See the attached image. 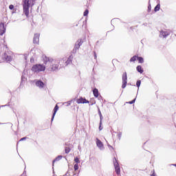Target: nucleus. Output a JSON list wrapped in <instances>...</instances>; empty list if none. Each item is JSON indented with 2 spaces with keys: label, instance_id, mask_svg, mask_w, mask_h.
<instances>
[{
  "label": "nucleus",
  "instance_id": "28",
  "mask_svg": "<svg viewBox=\"0 0 176 176\" xmlns=\"http://www.w3.org/2000/svg\"><path fill=\"white\" fill-rule=\"evenodd\" d=\"M78 169H79V166L78 165V164H74V170L76 171Z\"/></svg>",
  "mask_w": 176,
  "mask_h": 176
},
{
  "label": "nucleus",
  "instance_id": "24",
  "mask_svg": "<svg viewBox=\"0 0 176 176\" xmlns=\"http://www.w3.org/2000/svg\"><path fill=\"white\" fill-rule=\"evenodd\" d=\"M77 44L78 45V46H82V45H83V40L82 39H78L77 41Z\"/></svg>",
  "mask_w": 176,
  "mask_h": 176
},
{
  "label": "nucleus",
  "instance_id": "27",
  "mask_svg": "<svg viewBox=\"0 0 176 176\" xmlns=\"http://www.w3.org/2000/svg\"><path fill=\"white\" fill-rule=\"evenodd\" d=\"M136 86L137 87H140V86H141V80H138L136 82Z\"/></svg>",
  "mask_w": 176,
  "mask_h": 176
},
{
  "label": "nucleus",
  "instance_id": "9",
  "mask_svg": "<svg viewBox=\"0 0 176 176\" xmlns=\"http://www.w3.org/2000/svg\"><path fill=\"white\" fill-rule=\"evenodd\" d=\"M77 104H89V101L86 100V98H83L80 97V98L76 100Z\"/></svg>",
  "mask_w": 176,
  "mask_h": 176
},
{
  "label": "nucleus",
  "instance_id": "23",
  "mask_svg": "<svg viewBox=\"0 0 176 176\" xmlns=\"http://www.w3.org/2000/svg\"><path fill=\"white\" fill-rule=\"evenodd\" d=\"M159 10H160V4H157L154 8L155 12H159Z\"/></svg>",
  "mask_w": 176,
  "mask_h": 176
},
{
  "label": "nucleus",
  "instance_id": "18",
  "mask_svg": "<svg viewBox=\"0 0 176 176\" xmlns=\"http://www.w3.org/2000/svg\"><path fill=\"white\" fill-rule=\"evenodd\" d=\"M62 159H63L62 155H58L57 157H56V159H54L53 160L52 166H54V163H56V162H58V161L61 160Z\"/></svg>",
  "mask_w": 176,
  "mask_h": 176
},
{
  "label": "nucleus",
  "instance_id": "14",
  "mask_svg": "<svg viewBox=\"0 0 176 176\" xmlns=\"http://www.w3.org/2000/svg\"><path fill=\"white\" fill-rule=\"evenodd\" d=\"M73 59H74V55H70L67 58V61L65 62L66 65H68V64H71V63H72Z\"/></svg>",
  "mask_w": 176,
  "mask_h": 176
},
{
  "label": "nucleus",
  "instance_id": "25",
  "mask_svg": "<svg viewBox=\"0 0 176 176\" xmlns=\"http://www.w3.org/2000/svg\"><path fill=\"white\" fill-rule=\"evenodd\" d=\"M74 162L76 163V164H79V163H80V160H79V157H78L74 158Z\"/></svg>",
  "mask_w": 176,
  "mask_h": 176
},
{
  "label": "nucleus",
  "instance_id": "8",
  "mask_svg": "<svg viewBox=\"0 0 176 176\" xmlns=\"http://www.w3.org/2000/svg\"><path fill=\"white\" fill-rule=\"evenodd\" d=\"M39 36H41V34L39 33L34 34L33 38V43L34 45H39Z\"/></svg>",
  "mask_w": 176,
  "mask_h": 176
},
{
  "label": "nucleus",
  "instance_id": "26",
  "mask_svg": "<svg viewBox=\"0 0 176 176\" xmlns=\"http://www.w3.org/2000/svg\"><path fill=\"white\" fill-rule=\"evenodd\" d=\"M83 16H85V17L89 16V10H85V11L83 13Z\"/></svg>",
  "mask_w": 176,
  "mask_h": 176
},
{
  "label": "nucleus",
  "instance_id": "2",
  "mask_svg": "<svg viewBox=\"0 0 176 176\" xmlns=\"http://www.w3.org/2000/svg\"><path fill=\"white\" fill-rule=\"evenodd\" d=\"M60 64L59 61L57 60H54L50 65V67L48 68L49 71H51L52 72H54V71H58V68L60 67V65H58Z\"/></svg>",
  "mask_w": 176,
  "mask_h": 176
},
{
  "label": "nucleus",
  "instance_id": "13",
  "mask_svg": "<svg viewBox=\"0 0 176 176\" xmlns=\"http://www.w3.org/2000/svg\"><path fill=\"white\" fill-rule=\"evenodd\" d=\"M96 145L101 149V148H104V144H102V142L98 138H96Z\"/></svg>",
  "mask_w": 176,
  "mask_h": 176
},
{
  "label": "nucleus",
  "instance_id": "29",
  "mask_svg": "<svg viewBox=\"0 0 176 176\" xmlns=\"http://www.w3.org/2000/svg\"><path fill=\"white\" fill-rule=\"evenodd\" d=\"M151 10H152V6H151V4H149L148 6V12H151Z\"/></svg>",
  "mask_w": 176,
  "mask_h": 176
},
{
  "label": "nucleus",
  "instance_id": "1",
  "mask_svg": "<svg viewBox=\"0 0 176 176\" xmlns=\"http://www.w3.org/2000/svg\"><path fill=\"white\" fill-rule=\"evenodd\" d=\"M36 0H24L23 8V13L26 17H30V6H34Z\"/></svg>",
  "mask_w": 176,
  "mask_h": 176
},
{
  "label": "nucleus",
  "instance_id": "34",
  "mask_svg": "<svg viewBox=\"0 0 176 176\" xmlns=\"http://www.w3.org/2000/svg\"><path fill=\"white\" fill-rule=\"evenodd\" d=\"M101 124H102V121L101 120V116H100V126H101Z\"/></svg>",
  "mask_w": 176,
  "mask_h": 176
},
{
  "label": "nucleus",
  "instance_id": "32",
  "mask_svg": "<svg viewBox=\"0 0 176 176\" xmlns=\"http://www.w3.org/2000/svg\"><path fill=\"white\" fill-rule=\"evenodd\" d=\"M94 54L95 60H97V54L96 53V52H94Z\"/></svg>",
  "mask_w": 176,
  "mask_h": 176
},
{
  "label": "nucleus",
  "instance_id": "6",
  "mask_svg": "<svg viewBox=\"0 0 176 176\" xmlns=\"http://www.w3.org/2000/svg\"><path fill=\"white\" fill-rule=\"evenodd\" d=\"M126 86H127V73L124 72L122 74V89H125Z\"/></svg>",
  "mask_w": 176,
  "mask_h": 176
},
{
  "label": "nucleus",
  "instance_id": "37",
  "mask_svg": "<svg viewBox=\"0 0 176 176\" xmlns=\"http://www.w3.org/2000/svg\"><path fill=\"white\" fill-rule=\"evenodd\" d=\"M100 130H101V125L99 126Z\"/></svg>",
  "mask_w": 176,
  "mask_h": 176
},
{
  "label": "nucleus",
  "instance_id": "38",
  "mask_svg": "<svg viewBox=\"0 0 176 176\" xmlns=\"http://www.w3.org/2000/svg\"><path fill=\"white\" fill-rule=\"evenodd\" d=\"M174 166L176 167V164H174Z\"/></svg>",
  "mask_w": 176,
  "mask_h": 176
},
{
  "label": "nucleus",
  "instance_id": "20",
  "mask_svg": "<svg viewBox=\"0 0 176 176\" xmlns=\"http://www.w3.org/2000/svg\"><path fill=\"white\" fill-rule=\"evenodd\" d=\"M138 58V56L135 55L133 57L131 58L130 59V63H135Z\"/></svg>",
  "mask_w": 176,
  "mask_h": 176
},
{
  "label": "nucleus",
  "instance_id": "16",
  "mask_svg": "<svg viewBox=\"0 0 176 176\" xmlns=\"http://www.w3.org/2000/svg\"><path fill=\"white\" fill-rule=\"evenodd\" d=\"M58 105H56L54 109V113L52 115V120H53V119H54V116H56V113H57V111H58Z\"/></svg>",
  "mask_w": 176,
  "mask_h": 176
},
{
  "label": "nucleus",
  "instance_id": "3",
  "mask_svg": "<svg viewBox=\"0 0 176 176\" xmlns=\"http://www.w3.org/2000/svg\"><path fill=\"white\" fill-rule=\"evenodd\" d=\"M45 69H46V66H45L43 65H41V64L34 65L32 67V71L33 72H42L45 71Z\"/></svg>",
  "mask_w": 176,
  "mask_h": 176
},
{
  "label": "nucleus",
  "instance_id": "4",
  "mask_svg": "<svg viewBox=\"0 0 176 176\" xmlns=\"http://www.w3.org/2000/svg\"><path fill=\"white\" fill-rule=\"evenodd\" d=\"M113 164L115 167L116 173L118 175L120 174V166H119V163L118 162V160H116V157H113Z\"/></svg>",
  "mask_w": 176,
  "mask_h": 176
},
{
  "label": "nucleus",
  "instance_id": "35",
  "mask_svg": "<svg viewBox=\"0 0 176 176\" xmlns=\"http://www.w3.org/2000/svg\"><path fill=\"white\" fill-rule=\"evenodd\" d=\"M120 137H122V133L118 134V138H120Z\"/></svg>",
  "mask_w": 176,
  "mask_h": 176
},
{
  "label": "nucleus",
  "instance_id": "36",
  "mask_svg": "<svg viewBox=\"0 0 176 176\" xmlns=\"http://www.w3.org/2000/svg\"><path fill=\"white\" fill-rule=\"evenodd\" d=\"M151 176H156V175L155 173H153Z\"/></svg>",
  "mask_w": 176,
  "mask_h": 176
},
{
  "label": "nucleus",
  "instance_id": "17",
  "mask_svg": "<svg viewBox=\"0 0 176 176\" xmlns=\"http://www.w3.org/2000/svg\"><path fill=\"white\" fill-rule=\"evenodd\" d=\"M136 69L140 74H144V69L141 65L137 66Z\"/></svg>",
  "mask_w": 176,
  "mask_h": 176
},
{
  "label": "nucleus",
  "instance_id": "11",
  "mask_svg": "<svg viewBox=\"0 0 176 176\" xmlns=\"http://www.w3.org/2000/svg\"><path fill=\"white\" fill-rule=\"evenodd\" d=\"M65 152L67 154H68L69 152H71V144L66 143L65 144Z\"/></svg>",
  "mask_w": 176,
  "mask_h": 176
},
{
  "label": "nucleus",
  "instance_id": "12",
  "mask_svg": "<svg viewBox=\"0 0 176 176\" xmlns=\"http://www.w3.org/2000/svg\"><path fill=\"white\" fill-rule=\"evenodd\" d=\"M36 86L39 87V89H43V87H45V83L41 80H37L36 82Z\"/></svg>",
  "mask_w": 176,
  "mask_h": 176
},
{
  "label": "nucleus",
  "instance_id": "5",
  "mask_svg": "<svg viewBox=\"0 0 176 176\" xmlns=\"http://www.w3.org/2000/svg\"><path fill=\"white\" fill-rule=\"evenodd\" d=\"M43 60L44 64H45V65H47V64L49 65H50L53 63V61L54 60L52 58L46 56L45 55L43 56Z\"/></svg>",
  "mask_w": 176,
  "mask_h": 176
},
{
  "label": "nucleus",
  "instance_id": "33",
  "mask_svg": "<svg viewBox=\"0 0 176 176\" xmlns=\"http://www.w3.org/2000/svg\"><path fill=\"white\" fill-rule=\"evenodd\" d=\"M26 139V138H21V140H20V141H24V140H25Z\"/></svg>",
  "mask_w": 176,
  "mask_h": 176
},
{
  "label": "nucleus",
  "instance_id": "22",
  "mask_svg": "<svg viewBox=\"0 0 176 176\" xmlns=\"http://www.w3.org/2000/svg\"><path fill=\"white\" fill-rule=\"evenodd\" d=\"M138 61L140 63L142 64L144 63V58L141 56H138Z\"/></svg>",
  "mask_w": 176,
  "mask_h": 176
},
{
  "label": "nucleus",
  "instance_id": "19",
  "mask_svg": "<svg viewBox=\"0 0 176 176\" xmlns=\"http://www.w3.org/2000/svg\"><path fill=\"white\" fill-rule=\"evenodd\" d=\"M168 35H170V33H168V32H164V31L161 32V36H163V38H167Z\"/></svg>",
  "mask_w": 176,
  "mask_h": 176
},
{
  "label": "nucleus",
  "instance_id": "30",
  "mask_svg": "<svg viewBox=\"0 0 176 176\" xmlns=\"http://www.w3.org/2000/svg\"><path fill=\"white\" fill-rule=\"evenodd\" d=\"M134 102H135V99H133L132 101H130V102H126L127 104H134Z\"/></svg>",
  "mask_w": 176,
  "mask_h": 176
},
{
  "label": "nucleus",
  "instance_id": "31",
  "mask_svg": "<svg viewBox=\"0 0 176 176\" xmlns=\"http://www.w3.org/2000/svg\"><path fill=\"white\" fill-rule=\"evenodd\" d=\"M9 9H10V10H13V9H14V6L13 5H10L9 6Z\"/></svg>",
  "mask_w": 176,
  "mask_h": 176
},
{
  "label": "nucleus",
  "instance_id": "15",
  "mask_svg": "<svg viewBox=\"0 0 176 176\" xmlns=\"http://www.w3.org/2000/svg\"><path fill=\"white\" fill-rule=\"evenodd\" d=\"M93 94L96 98H98V96H100V93L98 92V89L97 88L94 89Z\"/></svg>",
  "mask_w": 176,
  "mask_h": 176
},
{
  "label": "nucleus",
  "instance_id": "7",
  "mask_svg": "<svg viewBox=\"0 0 176 176\" xmlns=\"http://www.w3.org/2000/svg\"><path fill=\"white\" fill-rule=\"evenodd\" d=\"M12 54H13V53L12 52H8V53H4L3 55V58H5L6 61H11L12 60Z\"/></svg>",
  "mask_w": 176,
  "mask_h": 176
},
{
  "label": "nucleus",
  "instance_id": "21",
  "mask_svg": "<svg viewBox=\"0 0 176 176\" xmlns=\"http://www.w3.org/2000/svg\"><path fill=\"white\" fill-rule=\"evenodd\" d=\"M79 47H80V45L78 44V43H76L75 44V46H74V50H73V52H74V53H76V52H78V50H79Z\"/></svg>",
  "mask_w": 176,
  "mask_h": 176
},
{
  "label": "nucleus",
  "instance_id": "10",
  "mask_svg": "<svg viewBox=\"0 0 176 176\" xmlns=\"http://www.w3.org/2000/svg\"><path fill=\"white\" fill-rule=\"evenodd\" d=\"M6 28H5V24L3 23H0V35H3L6 32Z\"/></svg>",
  "mask_w": 176,
  "mask_h": 176
}]
</instances>
